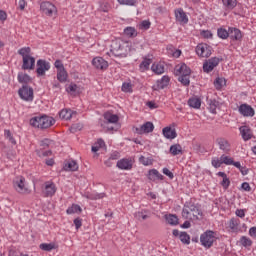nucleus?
Here are the masks:
<instances>
[{
	"label": "nucleus",
	"instance_id": "2eb2a0df",
	"mask_svg": "<svg viewBox=\"0 0 256 256\" xmlns=\"http://www.w3.org/2000/svg\"><path fill=\"white\" fill-rule=\"evenodd\" d=\"M175 18L181 25H187L189 23V18L182 8L175 10Z\"/></svg>",
	"mask_w": 256,
	"mask_h": 256
},
{
	"label": "nucleus",
	"instance_id": "2f4dec72",
	"mask_svg": "<svg viewBox=\"0 0 256 256\" xmlns=\"http://www.w3.org/2000/svg\"><path fill=\"white\" fill-rule=\"evenodd\" d=\"M104 119L108 122V123H118L119 121V116H117V114H111L110 112H106L104 114Z\"/></svg>",
	"mask_w": 256,
	"mask_h": 256
},
{
	"label": "nucleus",
	"instance_id": "393cba45",
	"mask_svg": "<svg viewBox=\"0 0 256 256\" xmlns=\"http://www.w3.org/2000/svg\"><path fill=\"white\" fill-rule=\"evenodd\" d=\"M86 199H90L91 201H97V199L105 198V193H97V192H87L84 194Z\"/></svg>",
	"mask_w": 256,
	"mask_h": 256
},
{
	"label": "nucleus",
	"instance_id": "6ab92c4d",
	"mask_svg": "<svg viewBox=\"0 0 256 256\" xmlns=\"http://www.w3.org/2000/svg\"><path fill=\"white\" fill-rule=\"evenodd\" d=\"M217 145L219 146V149L223 151L224 153H229L231 151V144L229 141L225 138H218L216 140Z\"/></svg>",
	"mask_w": 256,
	"mask_h": 256
},
{
	"label": "nucleus",
	"instance_id": "4be33fe9",
	"mask_svg": "<svg viewBox=\"0 0 256 256\" xmlns=\"http://www.w3.org/2000/svg\"><path fill=\"white\" fill-rule=\"evenodd\" d=\"M162 133L166 139H175L177 137V131L171 127H165Z\"/></svg>",
	"mask_w": 256,
	"mask_h": 256
},
{
	"label": "nucleus",
	"instance_id": "412c9836",
	"mask_svg": "<svg viewBox=\"0 0 256 256\" xmlns=\"http://www.w3.org/2000/svg\"><path fill=\"white\" fill-rule=\"evenodd\" d=\"M148 179L150 181H157V179L159 181H163L164 177L162 176L161 173H159V170L152 169V170H149V172H148Z\"/></svg>",
	"mask_w": 256,
	"mask_h": 256
},
{
	"label": "nucleus",
	"instance_id": "6e6d98bb",
	"mask_svg": "<svg viewBox=\"0 0 256 256\" xmlns=\"http://www.w3.org/2000/svg\"><path fill=\"white\" fill-rule=\"evenodd\" d=\"M83 129V125L81 124H74L70 127L71 133H77V131H81Z\"/></svg>",
	"mask_w": 256,
	"mask_h": 256
},
{
	"label": "nucleus",
	"instance_id": "37998d69",
	"mask_svg": "<svg viewBox=\"0 0 256 256\" xmlns=\"http://www.w3.org/2000/svg\"><path fill=\"white\" fill-rule=\"evenodd\" d=\"M123 93H133V84L131 82H124L122 84Z\"/></svg>",
	"mask_w": 256,
	"mask_h": 256
},
{
	"label": "nucleus",
	"instance_id": "f8f14e48",
	"mask_svg": "<svg viewBox=\"0 0 256 256\" xmlns=\"http://www.w3.org/2000/svg\"><path fill=\"white\" fill-rule=\"evenodd\" d=\"M238 112L242 117H255V109L249 104H241L238 107Z\"/></svg>",
	"mask_w": 256,
	"mask_h": 256
},
{
	"label": "nucleus",
	"instance_id": "a211bd4d",
	"mask_svg": "<svg viewBox=\"0 0 256 256\" xmlns=\"http://www.w3.org/2000/svg\"><path fill=\"white\" fill-rule=\"evenodd\" d=\"M228 33V37H230V39H232L233 41H241V39H243V34L238 28L230 27L228 28Z\"/></svg>",
	"mask_w": 256,
	"mask_h": 256
},
{
	"label": "nucleus",
	"instance_id": "49530a36",
	"mask_svg": "<svg viewBox=\"0 0 256 256\" xmlns=\"http://www.w3.org/2000/svg\"><path fill=\"white\" fill-rule=\"evenodd\" d=\"M178 81H180V83H182V85H184L185 87H189L191 83V80H189V76L187 75L179 76Z\"/></svg>",
	"mask_w": 256,
	"mask_h": 256
},
{
	"label": "nucleus",
	"instance_id": "c9c22d12",
	"mask_svg": "<svg viewBox=\"0 0 256 256\" xmlns=\"http://www.w3.org/2000/svg\"><path fill=\"white\" fill-rule=\"evenodd\" d=\"M134 217L138 220V221H145L147 219H149V215H147V210H142V211H138L134 214Z\"/></svg>",
	"mask_w": 256,
	"mask_h": 256
},
{
	"label": "nucleus",
	"instance_id": "052dcab7",
	"mask_svg": "<svg viewBox=\"0 0 256 256\" xmlns=\"http://www.w3.org/2000/svg\"><path fill=\"white\" fill-rule=\"evenodd\" d=\"M67 93H75L77 91V84L71 83L67 88H66Z\"/></svg>",
	"mask_w": 256,
	"mask_h": 256
},
{
	"label": "nucleus",
	"instance_id": "5701e85b",
	"mask_svg": "<svg viewBox=\"0 0 256 256\" xmlns=\"http://www.w3.org/2000/svg\"><path fill=\"white\" fill-rule=\"evenodd\" d=\"M176 74L177 75H191V68L186 66V64H182L180 66H176Z\"/></svg>",
	"mask_w": 256,
	"mask_h": 256
},
{
	"label": "nucleus",
	"instance_id": "f704fd0d",
	"mask_svg": "<svg viewBox=\"0 0 256 256\" xmlns=\"http://www.w3.org/2000/svg\"><path fill=\"white\" fill-rule=\"evenodd\" d=\"M60 119H65L66 121H69L71 117H73V111L68 110V109H63L59 113Z\"/></svg>",
	"mask_w": 256,
	"mask_h": 256
},
{
	"label": "nucleus",
	"instance_id": "ea45409f",
	"mask_svg": "<svg viewBox=\"0 0 256 256\" xmlns=\"http://www.w3.org/2000/svg\"><path fill=\"white\" fill-rule=\"evenodd\" d=\"M124 35H126V37H137V30L134 27H126L124 29Z\"/></svg>",
	"mask_w": 256,
	"mask_h": 256
},
{
	"label": "nucleus",
	"instance_id": "aec40b11",
	"mask_svg": "<svg viewBox=\"0 0 256 256\" xmlns=\"http://www.w3.org/2000/svg\"><path fill=\"white\" fill-rule=\"evenodd\" d=\"M239 225H241V220H239V218H232L228 222V227L232 233H239V231H241Z\"/></svg>",
	"mask_w": 256,
	"mask_h": 256
},
{
	"label": "nucleus",
	"instance_id": "ddd939ff",
	"mask_svg": "<svg viewBox=\"0 0 256 256\" xmlns=\"http://www.w3.org/2000/svg\"><path fill=\"white\" fill-rule=\"evenodd\" d=\"M155 125L152 122H146L142 126L135 128V133L138 135H145L147 133H153Z\"/></svg>",
	"mask_w": 256,
	"mask_h": 256
},
{
	"label": "nucleus",
	"instance_id": "f3484780",
	"mask_svg": "<svg viewBox=\"0 0 256 256\" xmlns=\"http://www.w3.org/2000/svg\"><path fill=\"white\" fill-rule=\"evenodd\" d=\"M239 131L243 141H249L253 139V131H251L249 126H241Z\"/></svg>",
	"mask_w": 256,
	"mask_h": 256
},
{
	"label": "nucleus",
	"instance_id": "a18cd8bd",
	"mask_svg": "<svg viewBox=\"0 0 256 256\" xmlns=\"http://www.w3.org/2000/svg\"><path fill=\"white\" fill-rule=\"evenodd\" d=\"M39 247L42 251H53V249H55V244H53V243H49V244L42 243V244H40Z\"/></svg>",
	"mask_w": 256,
	"mask_h": 256
},
{
	"label": "nucleus",
	"instance_id": "4d7b16f0",
	"mask_svg": "<svg viewBox=\"0 0 256 256\" xmlns=\"http://www.w3.org/2000/svg\"><path fill=\"white\" fill-rule=\"evenodd\" d=\"M221 185L224 189H229V185H231V181L227 176H225L221 182Z\"/></svg>",
	"mask_w": 256,
	"mask_h": 256
},
{
	"label": "nucleus",
	"instance_id": "e433bc0d",
	"mask_svg": "<svg viewBox=\"0 0 256 256\" xmlns=\"http://www.w3.org/2000/svg\"><path fill=\"white\" fill-rule=\"evenodd\" d=\"M82 209L81 206L77 205V204H73L71 207H69L66 210L67 215H73L75 213H81Z\"/></svg>",
	"mask_w": 256,
	"mask_h": 256
},
{
	"label": "nucleus",
	"instance_id": "0e129e2a",
	"mask_svg": "<svg viewBox=\"0 0 256 256\" xmlns=\"http://www.w3.org/2000/svg\"><path fill=\"white\" fill-rule=\"evenodd\" d=\"M241 190L247 192L251 191V185H249V182L242 183Z\"/></svg>",
	"mask_w": 256,
	"mask_h": 256
},
{
	"label": "nucleus",
	"instance_id": "69168bd1",
	"mask_svg": "<svg viewBox=\"0 0 256 256\" xmlns=\"http://www.w3.org/2000/svg\"><path fill=\"white\" fill-rule=\"evenodd\" d=\"M149 27H151V22H149V20H144L141 23V28L142 29H149Z\"/></svg>",
	"mask_w": 256,
	"mask_h": 256
},
{
	"label": "nucleus",
	"instance_id": "0eeeda50",
	"mask_svg": "<svg viewBox=\"0 0 256 256\" xmlns=\"http://www.w3.org/2000/svg\"><path fill=\"white\" fill-rule=\"evenodd\" d=\"M18 95L24 101H33V88L23 85L22 88L18 90Z\"/></svg>",
	"mask_w": 256,
	"mask_h": 256
},
{
	"label": "nucleus",
	"instance_id": "4c0bfd02",
	"mask_svg": "<svg viewBox=\"0 0 256 256\" xmlns=\"http://www.w3.org/2000/svg\"><path fill=\"white\" fill-rule=\"evenodd\" d=\"M240 245H242V247H251V245H253V240H251V238L247 237V236H242L240 238L239 241Z\"/></svg>",
	"mask_w": 256,
	"mask_h": 256
},
{
	"label": "nucleus",
	"instance_id": "72a5a7b5",
	"mask_svg": "<svg viewBox=\"0 0 256 256\" xmlns=\"http://www.w3.org/2000/svg\"><path fill=\"white\" fill-rule=\"evenodd\" d=\"M189 107H192V109H200L201 108V99L199 98H190L188 100Z\"/></svg>",
	"mask_w": 256,
	"mask_h": 256
},
{
	"label": "nucleus",
	"instance_id": "f257e3e1",
	"mask_svg": "<svg viewBox=\"0 0 256 256\" xmlns=\"http://www.w3.org/2000/svg\"><path fill=\"white\" fill-rule=\"evenodd\" d=\"M129 51V43L121 39H116L111 42L110 53L114 55V57H127Z\"/></svg>",
	"mask_w": 256,
	"mask_h": 256
},
{
	"label": "nucleus",
	"instance_id": "bf43d9fd",
	"mask_svg": "<svg viewBox=\"0 0 256 256\" xmlns=\"http://www.w3.org/2000/svg\"><path fill=\"white\" fill-rule=\"evenodd\" d=\"M54 67L57 68V71H61V70L65 69V66L63 65V62H61V60H56L54 62Z\"/></svg>",
	"mask_w": 256,
	"mask_h": 256
},
{
	"label": "nucleus",
	"instance_id": "b1692460",
	"mask_svg": "<svg viewBox=\"0 0 256 256\" xmlns=\"http://www.w3.org/2000/svg\"><path fill=\"white\" fill-rule=\"evenodd\" d=\"M170 81H171V78H169V76H163L160 80L156 82L155 89H165V87L169 86Z\"/></svg>",
	"mask_w": 256,
	"mask_h": 256
},
{
	"label": "nucleus",
	"instance_id": "a19ab883",
	"mask_svg": "<svg viewBox=\"0 0 256 256\" xmlns=\"http://www.w3.org/2000/svg\"><path fill=\"white\" fill-rule=\"evenodd\" d=\"M151 63H153V60L145 58L140 64V71H148Z\"/></svg>",
	"mask_w": 256,
	"mask_h": 256
},
{
	"label": "nucleus",
	"instance_id": "9d476101",
	"mask_svg": "<svg viewBox=\"0 0 256 256\" xmlns=\"http://www.w3.org/2000/svg\"><path fill=\"white\" fill-rule=\"evenodd\" d=\"M219 62H220V60L217 57H213V58L206 60L203 64L204 73H211V71H213V69H215V67H217V65H219Z\"/></svg>",
	"mask_w": 256,
	"mask_h": 256
},
{
	"label": "nucleus",
	"instance_id": "a878e982",
	"mask_svg": "<svg viewBox=\"0 0 256 256\" xmlns=\"http://www.w3.org/2000/svg\"><path fill=\"white\" fill-rule=\"evenodd\" d=\"M170 153L173 155V157H177V155H183V147L180 144L171 145Z\"/></svg>",
	"mask_w": 256,
	"mask_h": 256
},
{
	"label": "nucleus",
	"instance_id": "dca6fc26",
	"mask_svg": "<svg viewBox=\"0 0 256 256\" xmlns=\"http://www.w3.org/2000/svg\"><path fill=\"white\" fill-rule=\"evenodd\" d=\"M57 192V188L55 187V184L53 182H46L44 184L43 193L45 197H53L55 193Z\"/></svg>",
	"mask_w": 256,
	"mask_h": 256
},
{
	"label": "nucleus",
	"instance_id": "1a4fd4ad",
	"mask_svg": "<svg viewBox=\"0 0 256 256\" xmlns=\"http://www.w3.org/2000/svg\"><path fill=\"white\" fill-rule=\"evenodd\" d=\"M211 46L202 43V44H198L196 47V53L199 57H211Z\"/></svg>",
	"mask_w": 256,
	"mask_h": 256
},
{
	"label": "nucleus",
	"instance_id": "bb28decb",
	"mask_svg": "<svg viewBox=\"0 0 256 256\" xmlns=\"http://www.w3.org/2000/svg\"><path fill=\"white\" fill-rule=\"evenodd\" d=\"M166 222L168 225L177 226L179 225V218L175 214L165 215Z\"/></svg>",
	"mask_w": 256,
	"mask_h": 256
},
{
	"label": "nucleus",
	"instance_id": "79ce46f5",
	"mask_svg": "<svg viewBox=\"0 0 256 256\" xmlns=\"http://www.w3.org/2000/svg\"><path fill=\"white\" fill-rule=\"evenodd\" d=\"M179 239L182 243H184V245H189V243H191V237L189 234H187V232H181Z\"/></svg>",
	"mask_w": 256,
	"mask_h": 256
},
{
	"label": "nucleus",
	"instance_id": "774afa93",
	"mask_svg": "<svg viewBox=\"0 0 256 256\" xmlns=\"http://www.w3.org/2000/svg\"><path fill=\"white\" fill-rule=\"evenodd\" d=\"M249 235H250V237H252L253 239H256V226L251 227V228L249 229Z\"/></svg>",
	"mask_w": 256,
	"mask_h": 256
},
{
	"label": "nucleus",
	"instance_id": "e2e57ef3",
	"mask_svg": "<svg viewBox=\"0 0 256 256\" xmlns=\"http://www.w3.org/2000/svg\"><path fill=\"white\" fill-rule=\"evenodd\" d=\"M201 35L204 37V39H211V37H213V33H211L209 30L202 31Z\"/></svg>",
	"mask_w": 256,
	"mask_h": 256
},
{
	"label": "nucleus",
	"instance_id": "4468645a",
	"mask_svg": "<svg viewBox=\"0 0 256 256\" xmlns=\"http://www.w3.org/2000/svg\"><path fill=\"white\" fill-rule=\"evenodd\" d=\"M92 65L95 67V69H99L100 71H105V69H108L109 62H107L102 57H95L92 60Z\"/></svg>",
	"mask_w": 256,
	"mask_h": 256
},
{
	"label": "nucleus",
	"instance_id": "680f3d73",
	"mask_svg": "<svg viewBox=\"0 0 256 256\" xmlns=\"http://www.w3.org/2000/svg\"><path fill=\"white\" fill-rule=\"evenodd\" d=\"M118 3H120V5L133 6L135 5V0H118Z\"/></svg>",
	"mask_w": 256,
	"mask_h": 256
},
{
	"label": "nucleus",
	"instance_id": "3c124183",
	"mask_svg": "<svg viewBox=\"0 0 256 256\" xmlns=\"http://www.w3.org/2000/svg\"><path fill=\"white\" fill-rule=\"evenodd\" d=\"M221 161H222V164L224 165H233V158L229 156H225V154L221 156Z\"/></svg>",
	"mask_w": 256,
	"mask_h": 256
},
{
	"label": "nucleus",
	"instance_id": "c756f323",
	"mask_svg": "<svg viewBox=\"0 0 256 256\" xmlns=\"http://www.w3.org/2000/svg\"><path fill=\"white\" fill-rule=\"evenodd\" d=\"M18 81L23 85H28V83H31L32 79L28 74L21 72L18 73Z\"/></svg>",
	"mask_w": 256,
	"mask_h": 256
},
{
	"label": "nucleus",
	"instance_id": "338daca9",
	"mask_svg": "<svg viewBox=\"0 0 256 256\" xmlns=\"http://www.w3.org/2000/svg\"><path fill=\"white\" fill-rule=\"evenodd\" d=\"M139 161H140V163H142V165L147 166V165H149L150 160H149V158H145V156H140Z\"/></svg>",
	"mask_w": 256,
	"mask_h": 256
},
{
	"label": "nucleus",
	"instance_id": "de8ad7c7",
	"mask_svg": "<svg viewBox=\"0 0 256 256\" xmlns=\"http://www.w3.org/2000/svg\"><path fill=\"white\" fill-rule=\"evenodd\" d=\"M217 35L220 39H227V37H229V30L227 31L224 28H219Z\"/></svg>",
	"mask_w": 256,
	"mask_h": 256
},
{
	"label": "nucleus",
	"instance_id": "20e7f679",
	"mask_svg": "<svg viewBox=\"0 0 256 256\" xmlns=\"http://www.w3.org/2000/svg\"><path fill=\"white\" fill-rule=\"evenodd\" d=\"M215 232L213 230H207L200 236V243L206 249H211L213 243H215Z\"/></svg>",
	"mask_w": 256,
	"mask_h": 256
},
{
	"label": "nucleus",
	"instance_id": "423d86ee",
	"mask_svg": "<svg viewBox=\"0 0 256 256\" xmlns=\"http://www.w3.org/2000/svg\"><path fill=\"white\" fill-rule=\"evenodd\" d=\"M40 9L42 13L48 17H53V15L57 13V7H55L51 2H42L40 4Z\"/></svg>",
	"mask_w": 256,
	"mask_h": 256
},
{
	"label": "nucleus",
	"instance_id": "7c9ffc66",
	"mask_svg": "<svg viewBox=\"0 0 256 256\" xmlns=\"http://www.w3.org/2000/svg\"><path fill=\"white\" fill-rule=\"evenodd\" d=\"M151 69L156 75H163L165 73V66L163 64H152Z\"/></svg>",
	"mask_w": 256,
	"mask_h": 256
},
{
	"label": "nucleus",
	"instance_id": "7ed1b4c3",
	"mask_svg": "<svg viewBox=\"0 0 256 256\" xmlns=\"http://www.w3.org/2000/svg\"><path fill=\"white\" fill-rule=\"evenodd\" d=\"M19 55L23 58L22 69H33V57H31V48L25 47L18 51Z\"/></svg>",
	"mask_w": 256,
	"mask_h": 256
},
{
	"label": "nucleus",
	"instance_id": "603ef678",
	"mask_svg": "<svg viewBox=\"0 0 256 256\" xmlns=\"http://www.w3.org/2000/svg\"><path fill=\"white\" fill-rule=\"evenodd\" d=\"M214 85H215L216 89H221V87H223L225 85V79L216 78V80L214 81Z\"/></svg>",
	"mask_w": 256,
	"mask_h": 256
},
{
	"label": "nucleus",
	"instance_id": "8fccbe9b",
	"mask_svg": "<svg viewBox=\"0 0 256 256\" xmlns=\"http://www.w3.org/2000/svg\"><path fill=\"white\" fill-rule=\"evenodd\" d=\"M190 213H191L192 219H199V215H201V212L195 206L190 207Z\"/></svg>",
	"mask_w": 256,
	"mask_h": 256
},
{
	"label": "nucleus",
	"instance_id": "c85d7f7f",
	"mask_svg": "<svg viewBox=\"0 0 256 256\" xmlns=\"http://www.w3.org/2000/svg\"><path fill=\"white\" fill-rule=\"evenodd\" d=\"M222 3L227 11H233L237 7V0H222Z\"/></svg>",
	"mask_w": 256,
	"mask_h": 256
},
{
	"label": "nucleus",
	"instance_id": "13d9d810",
	"mask_svg": "<svg viewBox=\"0 0 256 256\" xmlns=\"http://www.w3.org/2000/svg\"><path fill=\"white\" fill-rule=\"evenodd\" d=\"M162 173L166 175V177H169V179H174L175 175L173 172H171L168 168H163Z\"/></svg>",
	"mask_w": 256,
	"mask_h": 256
},
{
	"label": "nucleus",
	"instance_id": "c03bdc74",
	"mask_svg": "<svg viewBox=\"0 0 256 256\" xmlns=\"http://www.w3.org/2000/svg\"><path fill=\"white\" fill-rule=\"evenodd\" d=\"M4 137L5 139H8L12 143V145H16L17 141H15V138L13 137V134H11L10 130H4Z\"/></svg>",
	"mask_w": 256,
	"mask_h": 256
},
{
	"label": "nucleus",
	"instance_id": "58836bf2",
	"mask_svg": "<svg viewBox=\"0 0 256 256\" xmlns=\"http://www.w3.org/2000/svg\"><path fill=\"white\" fill-rule=\"evenodd\" d=\"M57 79L60 83H65V81H67V71L65 68L57 71Z\"/></svg>",
	"mask_w": 256,
	"mask_h": 256
},
{
	"label": "nucleus",
	"instance_id": "473e14b6",
	"mask_svg": "<svg viewBox=\"0 0 256 256\" xmlns=\"http://www.w3.org/2000/svg\"><path fill=\"white\" fill-rule=\"evenodd\" d=\"M217 107H219V101L215 99H209L208 100V109L211 113H217Z\"/></svg>",
	"mask_w": 256,
	"mask_h": 256
},
{
	"label": "nucleus",
	"instance_id": "cd10ccee",
	"mask_svg": "<svg viewBox=\"0 0 256 256\" xmlns=\"http://www.w3.org/2000/svg\"><path fill=\"white\" fill-rule=\"evenodd\" d=\"M65 171H77L79 169V164L75 160H69L65 163Z\"/></svg>",
	"mask_w": 256,
	"mask_h": 256
},
{
	"label": "nucleus",
	"instance_id": "6e6552de",
	"mask_svg": "<svg viewBox=\"0 0 256 256\" xmlns=\"http://www.w3.org/2000/svg\"><path fill=\"white\" fill-rule=\"evenodd\" d=\"M36 73L38 77H43L45 75L46 71H49L51 69V64L45 60H38L36 64Z\"/></svg>",
	"mask_w": 256,
	"mask_h": 256
},
{
	"label": "nucleus",
	"instance_id": "39448f33",
	"mask_svg": "<svg viewBox=\"0 0 256 256\" xmlns=\"http://www.w3.org/2000/svg\"><path fill=\"white\" fill-rule=\"evenodd\" d=\"M14 188L18 193H21L22 195L29 193V188L27 187V184H25V178H23V176L15 178Z\"/></svg>",
	"mask_w": 256,
	"mask_h": 256
},
{
	"label": "nucleus",
	"instance_id": "f03ea898",
	"mask_svg": "<svg viewBox=\"0 0 256 256\" xmlns=\"http://www.w3.org/2000/svg\"><path fill=\"white\" fill-rule=\"evenodd\" d=\"M55 123V118L45 114L33 117V127H37V129H42V131L53 127Z\"/></svg>",
	"mask_w": 256,
	"mask_h": 256
},
{
	"label": "nucleus",
	"instance_id": "5fc2aeb1",
	"mask_svg": "<svg viewBox=\"0 0 256 256\" xmlns=\"http://www.w3.org/2000/svg\"><path fill=\"white\" fill-rule=\"evenodd\" d=\"M36 153L40 157H51V155H53V152L51 150H47V151H44V152L36 150Z\"/></svg>",
	"mask_w": 256,
	"mask_h": 256
},
{
	"label": "nucleus",
	"instance_id": "9b49d317",
	"mask_svg": "<svg viewBox=\"0 0 256 256\" xmlns=\"http://www.w3.org/2000/svg\"><path fill=\"white\" fill-rule=\"evenodd\" d=\"M116 167L122 171H131L133 169V160L131 158H122L117 161Z\"/></svg>",
	"mask_w": 256,
	"mask_h": 256
},
{
	"label": "nucleus",
	"instance_id": "09e8293b",
	"mask_svg": "<svg viewBox=\"0 0 256 256\" xmlns=\"http://www.w3.org/2000/svg\"><path fill=\"white\" fill-rule=\"evenodd\" d=\"M182 217L184 219H193V216H191V207H184L183 208Z\"/></svg>",
	"mask_w": 256,
	"mask_h": 256
},
{
	"label": "nucleus",
	"instance_id": "864d4df0",
	"mask_svg": "<svg viewBox=\"0 0 256 256\" xmlns=\"http://www.w3.org/2000/svg\"><path fill=\"white\" fill-rule=\"evenodd\" d=\"M212 165H213V167H215V169H219V167H221V165H223V161L221 160V156H220V158L212 159Z\"/></svg>",
	"mask_w": 256,
	"mask_h": 256
}]
</instances>
